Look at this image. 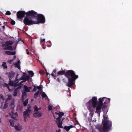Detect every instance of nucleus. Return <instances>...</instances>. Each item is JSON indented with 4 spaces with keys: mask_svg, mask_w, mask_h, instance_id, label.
I'll list each match as a JSON object with an SVG mask.
<instances>
[{
    "mask_svg": "<svg viewBox=\"0 0 132 132\" xmlns=\"http://www.w3.org/2000/svg\"><path fill=\"white\" fill-rule=\"evenodd\" d=\"M99 102H97V98L96 97H94L91 99L86 103V106L88 108L90 111L91 110L92 107L91 104H92L93 107L96 109L95 112L98 114L99 116L100 115V112H101V109L103 112V114L106 115L108 112V109L107 108V106L104 105L102 108L103 103V101L104 104H108L110 102V99L105 97L101 98L98 99Z\"/></svg>",
    "mask_w": 132,
    "mask_h": 132,
    "instance_id": "nucleus-1",
    "label": "nucleus"
},
{
    "mask_svg": "<svg viewBox=\"0 0 132 132\" xmlns=\"http://www.w3.org/2000/svg\"><path fill=\"white\" fill-rule=\"evenodd\" d=\"M45 22V18L43 15L38 14L33 10L27 12V16L23 20L24 24L28 25L40 23H43Z\"/></svg>",
    "mask_w": 132,
    "mask_h": 132,
    "instance_id": "nucleus-2",
    "label": "nucleus"
},
{
    "mask_svg": "<svg viewBox=\"0 0 132 132\" xmlns=\"http://www.w3.org/2000/svg\"><path fill=\"white\" fill-rule=\"evenodd\" d=\"M103 117L102 126L97 125L95 128L93 130L92 132H108L111 129L112 125L111 121L108 119L107 115L103 114Z\"/></svg>",
    "mask_w": 132,
    "mask_h": 132,
    "instance_id": "nucleus-3",
    "label": "nucleus"
},
{
    "mask_svg": "<svg viewBox=\"0 0 132 132\" xmlns=\"http://www.w3.org/2000/svg\"><path fill=\"white\" fill-rule=\"evenodd\" d=\"M65 76L68 79V81L67 85L68 87L73 85L74 84L73 81L78 77V76L76 75L74 72L71 70L67 71Z\"/></svg>",
    "mask_w": 132,
    "mask_h": 132,
    "instance_id": "nucleus-4",
    "label": "nucleus"
},
{
    "mask_svg": "<svg viewBox=\"0 0 132 132\" xmlns=\"http://www.w3.org/2000/svg\"><path fill=\"white\" fill-rule=\"evenodd\" d=\"M6 75H8L10 80L9 85L11 86L14 87L17 86L18 84V82L17 80L16 81H11L10 80L14 76V73L13 72H11L9 73L7 72L6 73Z\"/></svg>",
    "mask_w": 132,
    "mask_h": 132,
    "instance_id": "nucleus-5",
    "label": "nucleus"
},
{
    "mask_svg": "<svg viewBox=\"0 0 132 132\" xmlns=\"http://www.w3.org/2000/svg\"><path fill=\"white\" fill-rule=\"evenodd\" d=\"M13 42L11 41H9L6 42L5 44H3L2 46L3 49L5 50L8 49L10 50H12V47L11 45Z\"/></svg>",
    "mask_w": 132,
    "mask_h": 132,
    "instance_id": "nucleus-6",
    "label": "nucleus"
},
{
    "mask_svg": "<svg viewBox=\"0 0 132 132\" xmlns=\"http://www.w3.org/2000/svg\"><path fill=\"white\" fill-rule=\"evenodd\" d=\"M58 115L59 117L56 119V121L58 125V127L60 128H62V121H61L60 119L64 115V113L63 112H59Z\"/></svg>",
    "mask_w": 132,
    "mask_h": 132,
    "instance_id": "nucleus-7",
    "label": "nucleus"
},
{
    "mask_svg": "<svg viewBox=\"0 0 132 132\" xmlns=\"http://www.w3.org/2000/svg\"><path fill=\"white\" fill-rule=\"evenodd\" d=\"M30 77L29 76L27 75L26 73H23L22 76L19 79L20 80H23V81L21 82L22 83L25 82L27 80L29 79Z\"/></svg>",
    "mask_w": 132,
    "mask_h": 132,
    "instance_id": "nucleus-8",
    "label": "nucleus"
},
{
    "mask_svg": "<svg viewBox=\"0 0 132 132\" xmlns=\"http://www.w3.org/2000/svg\"><path fill=\"white\" fill-rule=\"evenodd\" d=\"M31 112V110L29 109H27L26 111L23 112V116L24 118V122L26 121V119L27 117H29V114Z\"/></svg>",
    "mask_w": 132,
    "mask_h": 132,
    "instance_id": "nucleus-9",
    "label": "nucleus"
},
{
    "mask_svg": "<svg viewBox=\"0 0 132 132\" xmlns=\"http://www.w3.org/2000/svg\"><path fill=\"white\" fill-rule=\"evenodd\" d=\"M27 13H26L24 11H18L16 14L17 17L19 18H21L24 17L25 14L27 15Z\"/></svg>",
    "mask_w": 132,
    "mask_h": 132,
    "instance_id": "nucleus-10",
    "label": "nucleus"
},
{
    "mask_svg": "<svg viewBox=\"0 0 132 132\" xmlns=\"http://www.w3.org/2000/svg\"><path fill=\"white\" fill-rule=\"evenodd\" d=\"M42 113L40 112L34 110V116L36 118L40 117L42 116Z\"/></svg>",
    "mask_w": 132,
    "mask_h": 132,
    "instance_id": "nucleus-11",
    "label": "nucleus"
},
{
    "mask_svg": "<svg viewBox=\"0 0 132 132\" xmlns=\"http://www.w3.org/2000/svg\"><path fill=\"white\" fill-rule=\"evenodd\" d=\"M14 127L15 130L18 131H20L23 129V126L19 125L15 126Z\"/></svg>",
    "mask_w": 132,
    "mask_h": 132,
    "instance_id": "nucleus-12",
    "label": "nucleus"
},
{
    "mask_svg": "<svg viewBox=\"0 0 132 132\" xmlns=\"http://www.w3.org/2000/svg\"><path fill=\"white\" fill-rule=\"evenodd\" d=\"M10 115L11 116V117L15 119L17 117L18 114L17 113H14L13 111L11 113H10Z\"/></svg>",
    "mask_w": 132,
    "mask_h": 132,
    "instance_id": "nucleus-13",
    "label": "nucleus"
},
{
    "mask_svg": "<svg viewBox=\"0 0 132 132\" xmlns=\"http://www.w3.org/2000/svg\"><path fill=\"white\" fill-rule=\"evenodd\" d=\"M20 62L19 60L18 61L17 63H15L13 64V65L15 67L17 68L18 69H20Z\"/></svg>",
    "mask_w": 132,
    "mask_h": 132,
    "instance_id": "nucleus-14",
    "label": "nucleus"
},
{
    "mask_svg": "<svg viewBox=\"0 0 132 132\" xmlns=\"http://www.w3.org/2000/svg\"><path fill=\"white\" fill-rule=\"evenodd\" d=\"M74 127L73 126L71 125L69 126H65L64 128L67 131H69L70 128H73Z\"/></svg>",
    "mask_w": 132,
    "mask_h": 132,
    "instance_id": "nucleus-15",
    "label": "nucleus"
},
{
    "mask_svg": "<svg viewBox=\"0 0 132 132\" xmlns=\"http://www.w3.org/2000/svg\"><path fill=\"white\" fill-rule=\"evenodd\" d=\"M5 53L6 54L9 55H14L15 54V51L11 52L9 51H6L5 52Z\"/></svg>",
    "mask_w": 132,
    "mask_h": 132,
    "instance_id": "nucleus-16",
    "label": "nucleus"
},
{
    "mask_svg": "<svg viewBox=\"0 0 132 132\" xmlns=\"http://www.w3.org/2000/svg\"><path fill=\"white\" fill-rule=\"evenodd\" d=\"M24 88L25 90L27 92H30V89H31V87H28L26 86H24Z\"/></svg>",
    "mask_w": 132,
    "mask_h": 132,
    "instance_id": "nucleus-17",
    "label": "nucleus"
},
{
    "mask_svg": "<svg viewBox=\"0 0 132 132\" xmlns=\"http://www.w3.org/2000/svg\"><path fill=\"white\" fill-rule=\"evenodd\" d=\"M42 92L41 89H39L38 91L36 92L34 94V97L36 98L37 97V95H38L39 93H40Z\"/></svg>",
    "mask_w": 132,
    "mask_h": 132,
    "instance_id": "nucleus-18",
    "label": "nucleus"
},
{
    "mask_svg": "<svg viewBox=\"0 0 132 132\" xmlns=\"http://www.w3.org/2000/svg\"><path fill=\"white\" fill-rule=\"evenodd\" d=\"M48 110H52L54 109L55 108L53 107L52 105L51 104H50L48 106Z\"/></svg>",
    "mask_w": 132,
    "mask_h": 132,
    "instance_id": "nucleus-19",
    "label": "nucleus"
},
{
    "mask_svg": "<svg viewBox=\"0 0 132 132\" xmlns=\"http://www.w3.org/2000/svg\"><path fill=\"white\" fill-rule=\"evenodd\" d=\"M9 121L10 123V126L13 127L14 125V121L12 119L9 120Z\"/></svg>",
    "mask_w": 132,
    "mask_h": 132,
    "instance_id": "nucleus-20",
    "label": "nucleus"
},
{
    "mask_svg": "<svg viewBox=\"0 0 132 132\" xmlns=\"http://www.w3.org/2000/svg\"><path fill=\"white\" fill-rule=\"evenodd\" d=\"M41 96L42 98H45V99H48V97L46 94L44 92H43L42 93Z\"/></svg>",
    "mask_w": 132,
    "mask_h": 132,
    "instance_id": "nucleus-21",
    "label": "nucleus"
},
{
    "mask_svg": "<svg viewBox=\"0 0 132 132\" xmlns=\"http://www.w3.org/2000/svg\"><path fill=\"white\" fill-rule=\"evenodd\" d=\"M26 96V92L23 93L22 95V100L23 101L25 99Z\"/></svg>",
    "mask_w": 132,
    "mask_h": 132,
    "instance_id": "nucleus-22",
    "label": "nucleus"
},
{
    "mask_svg": "<svg viewBox=\"0 0 132 132\" xmlns=\"http://www.w3.org/2000/svg\"><path fill=\"white\" fill-rule=\"evenodd\" d=\"M56 70L55 69H54L53 70V72L51 74V75L53 76L54 78L56 77Z\"/></svg>",
    "mask_w": 132,
    "mask_h": 132,
    "instance_id": "nucleus-23",
    "label": "nucleus"
},
{
    "mask_svg": "<svg viewBox=\"0 0 132 132\" xmlns=\"http://www.w3.org/2000/svg\"><path fill=\"white\" fill-rule=\"evenodd\" d=\"M14 100H13L11 101V103L10 105L11 106L12 108L13 109L14 107Z\"/></svg>",
    "mask_w": 132,
    "mask_h": 132,
    "instance_id": "nucleus-24",
    "label": "nucleus"
},
{
    "mask_svg": "<svg viewBox=\"0 0 132 132\" xmlns=\"http://www.w3.org/2000/svg\"><path fill=\"white\" fill-rule=\"evenodd\" d=\"M34 110L38 111V110H40L41 108H38L37 106L36 105H35L34 107Z\"/></svg>",
    "mask_w": 132,
    "mask_h": 132,
    "instance_id": "nucleus-25",
    "label": "nucleus"
},
{
    "mask_svg": "<svg viewBox=\"0 0 132 132\" xmlns=\"http://www.w3.org/2000/svg\"><path fill=\"white\" fill-rule=\"evenodd\" d=\"M65 72L63 71H60L57 73V74L59 75H63Z\"/></svg>",
    "mask_w": 132,
    "mask_h": 132,
    "instance_id": "nucleus-26",
    "label": "nucleus"
},
{
    "mask_svg": "<svg viewBox=\"0 0 132 132\" xmlns=\"http://www.w3.org/2000/svg\"><path fill=\"white\" fill-rule=\"evenodd\" d=\"M18 88H17L14 91L13 95L14 96H16L17 95V93L18 90Z\"/></svg>",
    "mask_w": 132,
    "mask_h": 132,
    "instance_id": "nucleus-27",
    "label": "nucleus"
},
{
    "mask_svg": "<svg viewBox=\"0 0 132 132\" xmlns=\"http://www.w3.org/2000/svg\"><path fill=\"white\" fill-rule=\"evenodd\" d=\"M38 89V90L39 89V86H38L37 87L35 86H34V87L33 89L32 90V91L33 92H35L36 91L37 89Z\"/></svg>",
    "mask_w": 132,
    "mask_h": 132,
    "instance_id": "nucleus-28",
    "label": "nucleus"
},
{
    "mask_svg": "<svg viewBox=\"0 0 132 132\" xmlns=\"http://www.w3.org/2000/svg\"><path fill=\"white\" fill-rule=\"evenodd\" d=\"M6 63L5 62H3L2 64V65L4 69H6L7 68V66L6 65Z\"/></svg>",
    "mask_w": 132,
    "mask_h": 132,
    "instance_id": "nucleus-29",
    "label": "nucleus"
},
{
    "mask_svg": "<svg viewBox=\"0 0 132 132\" xmlns=\"http://www.w3.org/2000/svg\"><path fill=\"white\" fill-rule=\"evenodd\" d=\"M12 98V96L10 95H8V97L7 98V99L6 100V102L7 101V100H10Z\"/></svg>",
    "mask_w": 132,
    "mask_h": 132,
    "instance_id": "nucleus-30",
    "label": "nucleus"
},
{
    "mask_svg": "<svg viewBox=\"0 0 132 132\" xmlns=\"http://www.w3.org/2000/svg\"><path fill=\"white\" fill-rule=\"evenodd\" d=\"M91 106H92V109H91V111H90L89 110V109H88V108H87L88 110H89V111L90 112V114H91V116L92 117L93 116V113L92 112V111L93 110L92 109H93V108H94L92 106V104H91Z\"/></svg>",
    "mask_w": 132,
    "mask_h": 132,
    "instance_id": "nucleus-31",
    "label": "nucleus"
},
{
    "mask_svg": "<svg viewBox=\"0 0 132 132\" xmlns=\"http://www.w3.org/2000/svg\"><path fill=\"white\" fill-rule=\"evenodd\" d=\"M28 73L29 75H31V77H32L34 76V73L32 71H29Z\"/></svg>",
    "mask_w": 132,
    "mask_h": 132,
    "instance_id": "nucleus-32",
    "label": "nucleus"
},
{
    "mask_svg": "<svg viewBox=\"0 0 132 132\" xmlns=\"http://www.w3.org/2000/svg\"><path fill=\"white\" fill-rule=\"evenodd\" d=\"M4 86H6L7 87L9 91H11V90L9 89V86L8 84L5 83L4 84Z\"/></svg>",
    "mask_w": 132,
    "mask_h": 132,
    "instance_id": "nucleus-33",
    "label": "nucleus"
},
{
    "mask_svg": "<svg viewBox=\"0 0 132 132\" xmlns=\"http://www.w3.org/2000/svg\"><path fill=\"white\" fill-rule=\"evenodd\" d=\"M28 103V99H26L23 103V104L24 106H26Z\"/></svg>",
    "mask_w": 132,
    "mask_h": 132,
    "instance_id": "nucleus-34",
    "label": "nucleus"
},
{
    "mask_svg": "<svg viewBox=\"0 0 132 132\" xmlns=\"http://www.w3.org/2000/svg\"><path fill=\"white\" fill-rule=\"evenodd\" d=\"M8 103H7V102H6L4 105L3 109H5L7 108L8 106Z\"/></svg>",
    "mask_w": 132,
    "mask_h": 132,
    "instance_id": "nucleus-35",
    "label": "nucleus"
},
{
    "mask_svg": "<svg viewBox=\"0 0 132 132\" xmlns=\"http://www.w3.org/2000/svg\"><path fill=\"white\" fill-rule=\"evenodd\" d=\"M4 97L3 95L2 94L0 95V100H4Z\"/></svg>",
    "mask_w": 132,
    "mask_h": 132,
    "instance_id": "nucleus-36",
    "label": "nucleus"
},
{
    "mask_svg": "<svg viewBox=\"0 0 132 132\" xmlns=\"http://www.w3.org/2000/svg\"><path fill=\"white\" fill-rule=\"evenodd\" d=\"M5 14L7 15H9L11 14V12L10 11H8Z\"/></svg>",
    "mask_w": 132,
    "mask_h": 132,
    "instance_id": "nucleus-37",
    "label": "nucleus"
},
{
    "mask_svg": "<svg viewBox=\"0 0 132 132\" xmlns=\"http://www.w3.org/2000/svg\"><path fill=\"white\" fill-rule=\"evenodd\" d=\"M15 23V21L12 20L11 21V24L12 25H14Z\"/></svg>",
    "mask_w": 132,
    "mask_h": 132,
    "instance_id": "nucleus-38",
    "label": "nucleus"
},
{
    "mask_svg": "<svg viewBox=\"0 0 132 132\" xmlns=\"http://www.w3.org/2000/svg\"><path fill=\"white\" fill-rule=\"evenodd\" d=\"M13 61V59L10 60L8 61V62L10 64H11L12 61Z\"/></svg>",
    "mask_w": 132,
    "mask_h": 132,
    "instance_id": "nucleus-39",
    "label": "nucleus"
},
{
    "mask_svg": "<svg viewBox=\"0 0 132 132\" xmlns=\"http://www.w3.org/2000/svg\"><path fill=\"white\" fill-rule=\"evenodd\" d=\"M61 130L60 129H59L58 130H56V132H60Z\"/></svg>",
    "mask_w": 132,
    "mask_h": 132,
    "instance_id": "nucleus-40",
    "label": "nucleus"
},
{
    "mask_svg": "<svg viewBox=\"0 0 132 132\" xmlns=\"http://www.w3.org/2000/svg\"><path fill=\"white\" fill-rule=\"evenodd\" d=\"M30 106L29 105H28L27 106V107L28 108V109H29V108H30Z\"/></svg>",
    "mask_w": 132,
    "mask_h": 132,
    "instance_id": "nucleus-41",
    "label": "nucleus"
},
{
    "mask_svg": "<svg viewBox=\"0 0 132 132\" xmlns=\"http://www.w3.org/2000/svg\"><path fill=\"white\" fill-rule=\"evenodd\" d=\"M45 40V39H41L40 40L41 43V42L43 41H44Z\"/></svg>",
    "mask_w": 132,
    "mask_h": 132,
    "instance_id": "nucleus-42",
    "label": "nucleus"
},
{
    "mask_svg": "<svg viewBox=\"0 0 132 132\" xmlns=\"http://www.w3.org/2000/svg\"><path fill=\"white\" fill-rule=\"evenodd\" d=\"M2 28L3 29H4L5 28V26H2Z\"/></svg>",
    "mask_w": 132,
    "mask_h": 132,
    "instance_id": "nucleus-43",
    "label": "nucleus"
},
{
    "mask_svg": "<svg viewBox=\"0 0 132 132\" xmlns=\"http://www.w3.org/2000/svg\"><path fill=\"white\" fill-rule=\"evenodd\" d=\"M39 89H40L41 88H42V85H41L40 86H39Z\"/></svg>",
    "mask_w": 132,
    "mask_h": 132,
    "instance_id": "nucleus-44",
    "label": "nucleus"
},
{
    "mask_svg": "<svg viewBox=\"0 0 132 132\" xmlns=\"http://www.w3.org/2000/svg\"><path fill=\"white\" fill-rule=\"evenodd\" d=\"M15 58H16L15 56V55L14 56H13V60H14L15 59Z\"/></svg>",
    "mask_w": 132,
    "mask_h": 132,
    "instance_id": "nucleus-45",
    "label": "nucleus"
},
{
    "mask_svg": "<svg viewBox=\"0 0 132 132\" xmlns=\"http://www.w3.org/2000/svg\"><path fill=\"white\" fill-rule=\"evenodd\" d=\"M15 58H16L15 56V55L14 56H13V60H14L15 59Z\"/></svg>",
    "mask_w": 132,
    "mask_h": 132,
    "instance_id": "nucleus-46",
    "label": "nucleus"
},
{
    "mask_svg": "<svg viewBox=\"0 0 132 132\" xmlns=\"http://www.w3.org/2000/svg\"><path fill=\"white\" fill-rule=\"evenodd\" d=\"M18 75H19L17 73V75L16 76V79H17L18 78Z\"/></svg>",
    "mask_w": 132,
    "mask_h": 132,
    "instance_id": "nucleus-47",
    "label": "nucleus"
},
{
    "mask_svg": "<svg viewBox=\"0 0 132 132\" xmlns=\"http://www.w3.org/2000/svg\"><path fill=\"white\" fill-rule=\"evenodd\" d=\"M55 114H58L59 113H57V112H55Z\"/></svg>",
    "mask_w": 132,
    "mask_h": 132,
    "instance_id": "nucleus-48",
    "label": "nucleus"
},
{
    "mask_svg": "<svg viewBox=\"0 0 132 132\" xmlns=\"http://www.w3.org/2000/svg\"><path fill=\"white\" fill-rule=\"evenodd\" d=\"M29 54V52H27V54Z\"/></svg>",
    "mask_w": 132,
    "mask_h": 132,
    "instance_id": "nucleus-49",
    "label": "nucleus"
},
{
    "mask_svg": "<svg viewBox=\"0 0 132 132\" xmlns=\"http://www.w3.org/2000/svg\"><path fill=\"white\" fill-rule=\"evenodd\" d=\"M52 113H53V116H54V113L53 112H52Z\"/></svg>",
    "mask_w": 132,
    "mask_h": 132,
    "instance_id": "nucleus-50",
    "label": "nucleus"
},
{
    "mask_svg": "<svg viewBox=\"0 0 132 132\" xmlns=\"http://www.w3.org/2000/svg\"><path fill=\"white\" fill-rule=\"evenodd\" d=\"M64 119V118H63L62 119V120H63Z\"/></svg>",
    "mask_w": 132,
    "mask_h": 132,
    "instance_id": "nucleus-51",
    "label": "nucleus"
},
{
    "mask_svg": "<svg viewBox=\"0 0 132 132\" xmlns=\"http://www.w3.org/2000/svg\"><path fill=\"white\" fill-rule=\"evenodd\" d=\"M1 22H0V26H1Z\"/></svg>",
    "mask_w": 132,
    "mask_h": 132,
    "instance_id": "nucleus-52",
    "label": "nucleus"
},
{
    "mask_svg": "<svg viewBox=\"0 0 132 132\" xmlns=\"http://www.w3.org/2000/svg\"><path fill=\"white\" fill-rule=\"evenodd\" d=\"M26 50L27 51H28V50L27 49H26Z\"/></svg>",
    "mask_w": 132,
    "mask_h": 132,
    "instance_id": "nucleus-53",
    "label": "nucleus"
},
{
    "mask_svg": "<svg viewBox=\"0 0 132 132\" xmlns=\"http://www.w3.org/2000/svg\"><path fill=\"white\" fill-rule=\"evenodd\" d=\"M43 49H44L45 48H43Z\"/></svg>",
    "mask_w": 132,
    "mask_h": 132,
    "instance_id": "nucleus-54",
    "label": "nucleus"
},
{
    "mask_svg": "<svg viewBox=\"0 0 132 132\" xmlns=\"http://www.w3.org/2000/svg\"><path fill=\"white\" fill-rule=\"evenodd\" d=\"M8 116H6V117Z\"/></svg>",
    "mask_w": 132,
    "mask_h": 132,
    "instance_id": "nucleus-55",
    "label": "nucleus"
}]
</instances>
